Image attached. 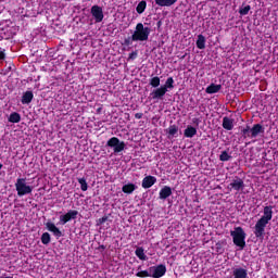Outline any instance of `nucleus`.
<instances>
[{"instance_id":"f257e3e1","label":"nucleus","mask_w":278,"mask_h":278,"mask_svg":"<svg viewBox=\"0 0 278 278\" xmlns=\"http://www.w3.org/2000/svg\"><path fill=\"white\" fill-rule=\"evenodd\" d=\"M273 220V206H265L263 216L256 222L254 226V236L257 240H262L266 236V226Z\"/></svg>"},{"instance_id":"f03ea898","label":"nucleus","mask_w":278,"mask_h":278,"mask_svg":"<svg viewBox=\"0 0 278 278\" xmlns=\"http://www.w3.org/2000/svg\"><path fill=\"white\" fill-rule=\"evenodd\" d=\"M149 36H151V28L144 27V24L142 23H138L132 33V40L135 42H147Z\"/></svg>"},{"instance_id":"7ed1b4c3","label":"nucleus","mask_w":278,"mask_h":278,"mask_svg":"<svg viewBox=\"0 0 278 278\" xmlns=\"http://www.w3.org/2000/svg\"><path fill=\"white\" fill-rule=\"evenodd\" d=\"M230 236L232 238L233 244L239 247L241 251L244 249V247H247V232H244L242 227H235V229L230 231Z\"/></svg>"},{"instance_id":"20e7f679","label":"nucleus","mask_w":278,"mask_h":278,"mask_svg":"<svg viewBox=\"0 0 278 278\" xmlns=\"http://www.w3.org/2000/svg\"><path fill=\"white\" fill-rule=\"evenodd\" d=\"M15 190L17 192V197H25L34 192V187L27 185V178H17L15 182Z\"/></svg>"},{"instance_id":"39448f33","label":"nucleus","mask_w":278,"mask_h":278,"mask_svg":"<svg viewBox=\"0 0 278 278\" xmlns=\"http://www.w3.org/2000/svg\"><path fill=\"white\" fill-rule=\"evenodd\" d=\"M106 147H110L113 149L114 153H121L122 151H125V141H121L118 137H112L108 140Z\"/></svg>"},{"instance_id":"423d86ee","label":"nucleus","mask_w":278,"mask_h":278,"mask_svg":"<svg viewBox=\"0 0 278 278\" xmlns=\"http://www.w3.org/2000/svg\"><path fill=\"white\" fill-rule=\"evenodd\" d=\"M166 92L168 91L165 90L162 86L156 87L150 92L148 99L149 101H163L164 97H166Z\"/></svg>"},{"instance_id":"0eeeda50","label":"nucleus","mask_w":278,"mask_h":278,"mask_svg":"<svg viewBox=\"0 0 278 278\" xmlns=\"http://www.w3.org/2000/svg\"><path fill=\"white\" fill-rule=\"evenodd\" d=\"M228 190H236V192L244 190V180L239 176H235L232 181L228 185Z\"/></svg>"},{"instance_id":"6e6552de","label":"nucleus","mask_w":278,"mask_h":278,"mask_svg":"<svg viewBox=\"0 0 278 278\" xmlns=\"http://www.w3.org/2000/svg\"><path fill=\"white\" fill-rule=\"evenodd\" d=\"M149 273L152 274V278H162L164 275H166V265L160 264L149 267Z\"/></svg>"},{"instance_id":"1a4fd4ad","label":"nucleus","mask_w":278,"mask_h":278,"mask_svg":"<svg viewBox=\"0 0 278 278\" xmlns=\"http://www.w3.org/2000/svg\"><path fill=\"white\" fill-rule=\"evenodd\" d=\"M78 215V211L70 210L66 214L60 216V223L61 225H66V223H71V220H76Z\"/></svg>"},{"instance_id":"9d476101","label":"nucleus","mask_w":278,"mask_h":278,"mask_svg":"<svg viewBox=\"0 0 278 278\" xmlns=\"http://www.w3.org/2000/svg\"><path fill=\"white\" fill-rule=\"evenodd\" d=\"M91 15L93 16L96 23H101L104 18L103 8L94 4L91 7Z\"/></svg>"},{"instance_id":"9b49d317","label":"nucleus","mask_w":278,"mask_h":278,"mask_svg":"<svg viewBox=\"0 0 278 278\" xmlns=\"http://www.w3.org/2000/svg\"><path fill=\"white\" fill-rule=\"evenodd\" d=\"M155 184H157V178L155 176H146L142 179L141 186L144 190H149V188H152Z\"/></svg>"},{"instance_id":"f8f14e48","label":"nucleus","mask_w":278,"mask_h":278,"mask_svg":"<svg viewBox=\"0 0 278 278\" xmlns=\"http://www.w3.org/2000/svg\"><path fill=\"white\" fill-rule=\"evenodd\" d=\"M46 229L53 233V236H55L56 239L62 238L63 236L62 230H60V228H58V226H55V224L51 222L46 223Z\"/></svg>"},{"instance_id":"ddd939ff","label":"nucleus","mask_w":278,"mask_h":278,"mask_svg":"<svg viewBox=\"0 0 278 278\" xmlns=\"http://www.w3.org/2000/svg\"><path fill=\"white\" fill-rule=\"evenodd\" d=\"M251 138H257V136L264 134L265 128L262 124H254L252 128H250Z\"/></svg>"},{"instance_id":"4468645a","label":"nucleus","mask_w":278,"mask_h":278,"mask_svg":"<svg viewBox=\"0 0 278 278\" xmlns=\"http://www.w3.org/2000/svg\"><path fill=\"white\" fill-rule=\"evenodd\" d=\"M173 194V189L168 186H164L159 192V199L166 201L168 197Z\"/></svg>"},{"instance_id":"2eb2a0df","label":"nucleus","mask_w":278,"mask_h":278,"mask_svg":"<svg viewBox=\"0 0 278 278\" xmlns=\"http://www.w3.org/2000/svg\"><path fill=\"white\" fill-rule=\"evenodd\" d=\"M34 101V91H25L22 96L21 103L23 105H29Z\"/></svg>"},{"instance_id":"dca6fc26","label":"nucleus","mask_w":278,"mask_h":278,"mask_svg":"<svg viewBox=\"0 0 278 278\" xmlns=\"http://www.w3.org/2000/svg\"><path fill=\"white\" fill-rule=\"evenodd\" d=\"M138 189V186H136L134 182H128L122 187V192L124 194H134L135 190Z\"/></svg>"},{"instance_id":"f3484780","label":"nucleus","mask_w":278,"mask_h":278,"mask_svg":"<svg viewBox=\"0 0 278 278\" xmlns=\"http://www.w3.org/2000/svg\"><path fill=\"white\" fill-rule=\"evenodd\" d=\"M177 134H179V126L177 125H170L167 128V138L168 140L173 139V138H177Z\"/></svg>"},{"instance_id":"a211bd4d","label":"nucleus","mask_w":278,"mask_h":278,"mask_svg":"<svg viewBox=\"0 0 278 278\" xmlns=\"http://www.w3.org/2000/svg\"><path fill=\"white\" fill-rule=\"evenodd\" d=\"M178 0H154L155 5L159 8H170V5H175Z\"/></svg>"},{"instance_id":"6ab92c4d","label":"nucleus","mask_w":278,"mask_h":278,"mask_svg":"<svg viewBox=\"0 0 278 278\" xmlns=\"http://www.w3.org/2000/svg\"><path fill=\"white\" fill-rule=\"evenodd\" d=\"M222 88L223 85L211 84L206 87L205 92L206 94H216V92H220Z\"/></svg>"},{"instance_id":"aec40b11","label":"nucleus","mask_w":278,"mask_h":278,"mask_svg":"<svg viewBox=\"0 0 278 278\" xmlns=\"http://www.w3.org/2000/svg\"><path fill=\"white\" fill-rule=\"evenodd\" d=\"M222 127H224V129L227 131H231V129H233V119L229 118L228 116L223 117Z\"/></svg>"},{"instance_id":"412c9836","label":"nucleus","mask_w":278,"mask_h":278,"mask_svg":"<svg viewBox=\"0 0 278 278\" xmlns=\"http://www.w3.org/2000/svg\"><path fill=\"white\" fill-rule=\"evenodd\" d=\"M184 136L185 138H194L197 136V128L188 125L184 130Z\"/></svg>"},{"instance_id":"4be33fe9","label":"nucleus","mask_w":278,"mask_h":278,"mask_svg":"<svg viewBox=\"0 0 278 278\" xmlns=\"http://www.w3.org/2000/svg\"><path fill=\"white\" fill-rule=\"evenodd\" d=\"M232 275L235 278H247L249 276L247 269L242 267L233 269Z\"/></svg>"},{"instance_id":"5701e85b","label":"nucleus","mask_w":278,"mask_h":278,"mask_svg":"<svg viewBox=\"0 0 278 278\" xmlns=\"http://www.w3.org/2000/svg\"><path fill=\"white\" fill-rule=\"evenodd\" d=\"M165 91L173 90L175 88V79L173 77H168L164 85H162Z\"/></svg>"},{"instance_id":"b1692460","label":"nucleus","mask_w":278,"mask_h":278,"mask_svg":"<svg viewBox=\"0 0 278 278\" xmlns=\"http://www.w3.org/2000/svg\"><path fill=\"white\" fill-rule=\"evenodd\" d=\"M135 255L142 262H146V260H147V254H144V248H142V247H139L136 249Z\"/></svg>"},{"instance_id":"393cba45","label":"nucleus","mask_w":278,"mask_h":278,"mask_svg":"<svg viewBox=\"0 0 278 278\" xmlns=\"http://www.w3.org/2000/svg\"><path fill=\"white\" fill-rule=\"evenodd\" d=\"M144 10H147V2L142 0L137 4L136 12L137 14H144Z\"/></svg>"},{"instance_id":"a878e982","label":"nucleus","mask_w":278,"mask_h":278,"mask_svg":"<svg viewBox=\"0 0 278 278\" xmlns=\"http://www.w3.org/2000/svg\"><path fill=\"white\" fill-rule=\"evenodd\" d=\"M149 84L152 88H160V84H161L160 76H154L150 78Z\"/></svg>"},{"instance_id":"bb28decb","label":"nucleus","mask_w":278,"mask_h":278,"mask_svg":"<svg viewBox=\"0 0 278 278\" xmlns=\"http://www.w3.org/2000/svg\"><path fill=\"white\" fill-rule=\"evenodd\" d=\"M195 45L199 49H205V36L199 35Z\"/></svg>"},{"instance_id":"cd10ccee","label":"nucleus","mask_w":278,"mask_h":278,"mask_svg":"<svg viewBox=\"0 0 278 278\" xmlns=\"http://www.w3.org/2000/svg\"><path fill=\"white\" fill-rule=\"evenodd\" d=\"M21 121V114L17 112H13L9 116V123H18Z\"/></svg>"},{"instance_id":"c85d7f7f","label":"nucleus","mask_w":278,"mask_h":278,"mask_svg":"<svg viewBox=\"0 0 278 278\" xmlns=\"http://www.w3.org/2000/svg\"><path fill=\"white\" fill-rule=\"evenodd\" d=\"M41 242L43 243V244H50L51 243V235L49 233V232H43L42 235H41Z\"/></svg>"},{"instance_id":"c756f323","label":"nucleus","mask_w":278,"mask_h":278,"mask_svg":"<svg viewBox=\"0 0 278 278\" xmlns=\"http://www.w3.org/2000/svg\"><path fill=\"white\" fill-rule=\"evenodd\" d=\"M77 181L80 184V190L86 192L88 190V182L86 181V178H78Z\"/></svg>"},{"instance_id":"7c9ffc66","label":"nucleus","mask_w":278,"mask_h":278,"mask_svg":"<svg viewBox=\"0 0 278 278\" xmlns=\"http://www.w3.org/2000/svg\"><path fill=\"white\" fill-rule=\"evenodd\" d=\"M242 138H251V126L247 125L242 130H241Z\"/></svg>"},{"instance_id":"2f4dec72","label":"nucleus","mask_w":278,"mask_h":278,"mask_svg":"<svg viewBox=\"0 0 278 278\" xmlns=\"http://www.w3.org/2000/svg\"><path fill=\"white\" fill-rule=\"evenodd\" d=\"M231 160V155L227 151H223L219 155L220 162H229Z\"/></svg>"},{"instance_id":"473e14b6","label":"nucleus","mask_w":278,"mask_h":278,"mask_svg":"<svg viewBox=\"0 0 278 278\" xmlns=\"http://www.w3.org/2000/svg\"><path fill=\"white\" fill-rule=\"evenodd\" d=\"M215 251L218 255H223L225 253V248H223V242L218 241L215 243Z\"/></svg>"},{"instance_id":"72a5a7b5","label":"nucleus","mask_w":278,"mask_h":278,"mask_svg":"<svg viewBox=\"0 0 278 278\" xmlns=\"http://www.w3.org/2000/svg\"><path fill=\"white\" fill-rule=\"evenodd\" d=\"M249 12H251V5H249V4L239 9V14L241 16H247V14H249Z\"/></svg>"},{"instance_id":"f704fd0d","label":"nucleus","mask_w":278,"mask_h":278,"mask_svg":"<svg viewBox=\"0 0 278 278\" xmlns=\"http://www.w3.org/2000/svg\"><path fill=\"white\" fill-rule=\"evenodd\" d=\"M136 277H139V278H147V277H152V274L151 271L148 270H141V271H138L136 274Z\"/></svg>"},{"instance_id":"c9c22d12","label":"nucleus","mask_w":278,"mask_h":278,"mask_svg":"<svg viewBox=\"0 0 278 278\" xmlns=\"http://www.w3.org/2000/svg\"><path fill=\"white\" fill-rule=\"evenodd\" d=\"M131 42L134 41V35H131L130 37H127L124 39V42L122 45H124L125 47H129L131 45Z\"/></svg>"},{"instance_id":"e433bc0d","label":"nucleus","mask_w":278,"mask_h":278,"mask_svg":"<svg viewBox=\"0 0 278 278\" xmlns=\"http://www.w3.org/2000/svg\"><path fill=\"white\" fill-rule=\"evenodd\" d=\"M108 216H103L97 220V225H103L104 223H108Z\"/></svg>"},{"instance_id":"4c0bfd02","label":"nucleus","mask_w":278,"mask_h":278,"mask_svg":"<svg viewBox=\"0 0 278 278\" xmlns=\"http://www.w3.org/2000/svg\"><path fill=\"white\" fill-rule=\"evenodd\" d=\"M136 58H138V51H134V52L129 53L127 60L129 62V60H136Z\"/></svg>"},{"instance_id":"58836bf2","label":"nucleus","mask_w":278,"mask_h":278,"mask_svg":"<svg viewBox=\"0 0 278 278\" xmlns=\"http://www.w3.org/2000/svg\"><path fill=\"white\" fill-rule=\"evenodd\" d=\"M0 60L3 61L5 60V49L0 48Z\"/></svg>"},{"instance_id":"ea45409f","label":"nucleus","mask_w":278,"mask_h":278,"mask_svg":"<svg viewBox=\"0 0 278 278\" xmlns=\"http://www.w3.org/2000/svg\"><path fill=\"white\" fill-rule=\"evenodd\" d=\"M142 116H144V114H142V113L135 114V118H137V121H140V118H142Z\"/></svg>"},{"instance_id":"a19ab883","label":"nucleus","mask_w":278,"mask_h":278,"mask_svg":"<svg viewBox=\"0 0 278 278\" xmlns=\"http://www.w3.org/2000/svg\"><path fill=\"white\" fill-rule=\"evenodd\" d=\"M105 249H106V248H105L104 244H101V245L98 247V251H105Z\"/></svg>"},{"instance_id":"79ce46f5","label":"nucleus","mask_w":278,"mask_h":278,"mask_svg":"<svg viewBox=\"0 0 278 278\" xmlns=\"http://www.w3.org/2000/svg\"><path fill=\"white\" fill-rule=\"evenodd\" d=\"M188 55V53H185L182 55H178L179 60H186V56Z\"/></svg>"},{"instance_id":"37998d69","label":"nucleus","mask_w":278,"mask_h":278,"mask_svg":"<svg viewBox=\"0 0 278 278\" xmlns=\"http://www.w3.org/2000/svg\"><path fill=\"white\" fill-rule=\"evenodd\" d=\"M156 27H157V29H160V27H162V21L161 20L156 23Z\"/></svg>"},{"instance_id":"c03bdc74","label":"nucleus","mask_w":278,"mask_h":278,"mask_svg":"<svg viewBox=\"0 0 278 278\" xmlns=\"http://www.w3.org/2000/svg\"><path fill=\"white\" fill-rule=\"evenodd\" d=\"M193 123H195L197 125H199V118L193 119Z\"/></svg>"},{"instance_id":"a18cd8bd","label":"nucleus","mask_w":278,"mask_h":278,"mask_svg":"<svg viewBox=\"0 0 278 278\" xmlns=\"http://www.w3.org/2000/svg\"><path fill=\"white\" fill-rule=\"evenodd\" d=\"M1 168H3V164L2 163H0V170H1Z\"/></svg>"}]
</instances>
